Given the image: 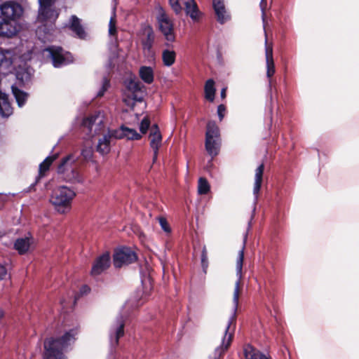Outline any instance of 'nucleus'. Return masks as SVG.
Segmentation results:
<instances>
[{
    "label": "nucleus",
    "mask_w": 359,
    "mask_h": 359,
    "mask_svg": "<svg viewBox=\"0 0 359 359\" xmlns=\"http://www.w3.org/2000/svg\"><path fill=\"white\" fill-rule=\"evenodd\" d=\"M57 158V155L48 156L46 159L39 165V175L42 176L43 173L47 171L51 165V163Z\"/></svg>",
    "instance_id": "nucleus-33"
},
{
    "label": "nucleus",
    "mask_w": 359,
    "mask_h": 359,
    "mask_svg": "<svg viewBox=\"0 0 359 359\" xmlns=\"http://www.w3.org/2000/svg\"><path fill=\"white\" fill-rule=\"evenodd\" d=\"M112 135L114 139L126 138L128 140H140L142 135L135 129L128 127L121 126L120 128L112 130Z\"/></svg>",
    "instance_id": "nucleus-18"
},
{
    "label": "nucleus",
    "mask_w": 359,
    "mask_h": 359,
    "mask_svg": "<svg viewBox=\"0 0 359 359\" xmlns=\"http://www.w3.org/2000/svg\"><path fill=\"white\" fill-rule=\"evenodd\" d=\"M1 16L4 19L16 20L22 15L23 9L20 4L15 1H8L0 6Z\"/></svg>",
    "instance_id": "nucleus-12"
},
{
    "label": "nucleus",
    "mask_w": 359,
    "mask_h": 359,
    "mask_svg": "<svg viewBox=\"0 0 359 359\" xmlns=\"http://www.w3.org/2000/svg\"><path fill=\"white\" fill-rule=\"evenodd\" d=\"M149 139L150 147L154 151L153 162L155 163L158 157V151L162 144V135L156 125L151 127Z\"/></svg>",
    "instance_id": "nucleus-14"
},
{
    "label": "nucleus",
    "mask_w": 359,
    "mask_h": 359,
    "mask_svg": "<svg viewBox=\"0 0 359 359\" xmlns=\"http://www.w3.org/2000/svg\"><path fill=\"white\" fill-rule=\"evenodd\" d=\"M226 108L224 105L220 104L217 107V114L219 118V120L222 121L224 116V112H225Z\"/></svg>",
    "instance_id": "nucleus-43"
},
{
    "label": "nucleus",
    "mask_w": 359,
    "mask_h": 359,
    "mask_svg": "<svg viewBox=\"0 0 359 359\" xmlns=\"http://www.w3.org/2000/svg\"><path fill=\"white\" fill-rule=\"evenodd\" d=\"M83 290V292H87L89 290V288L87 286H84Z\"/></svg>",
    "instance_id": "nucleus-48"
},
{
    "label": "nucleus",
    "mask_w": 359,
    "mask_h": 359,
    "mask_svg": "<svg viewBox=\"0 0 359 359\" xmlns=\"http://www.w3.org/2000/svg\"><path fill=\"white\" fill-rule=\"evenodd\" d=\"M226 350H225L221 355H219L217 352H216V349L215 350V358L214 359H217V358H219Z\"/></svg>",
    "instance_id": "nucleus-47"
},
{
    "label": "nucleus",
    "mask_w": 359,
    "mask_h": 359,
    "mask_svg": "<svg viewBox=\"0 0 359 359\" xmlns=\"http://www.w3.org/2000/svg\"><path fill=\"white\" fill-rule=\"evenodd\" d=\"M31 74L27 70H20L16 73V79L19 83H25L30 79Z\"/></svg>",
    "instance_id": "nucleus-35"
},
{
    "label": "nucleus",
    "mask_w": 359,
    "mask_h": 359,
    "mask_svg": "<svg viewBox=\"0 0 359 359\" xmlns=\"http://www.w3.org/2000/svg\"><path fill=\"white\" fill-rule=\"evenodd\" d=\"M212 6L219 23L224 24L230 19V15L225 7L224 0H213Z\"/></svg>",
    "instance_id": "nucleus-19"
},
{
    "label": "nucleus",
    "mask_w": 359,
    "mask_h": 359,
    "mask_svg": "<svg viewBox=\"0 0 359 359\" xmlns=\"http://www.w3.org/2000/svg\"><path fill=\"white\" fill-rule=\"evenodd\" d=\"M170 6L176 15H180L183 11L193 20L200 18V12L194 0H169Z\"/></svg>",
    "instance_id": "nucleus-7"
},
{
    "label": "nucleus",
    "mask_w": 359,
    "mask_h": 359,
    "mask_svg": "<svg viewBox=\"0 0 359 359\" xmlns=\"http://www.w3.org/2000/svg\"><path fill=\"white\" fill-rule=\"evenodd\" d=\"M124 334V320L122 316L116 318L111 325L109 331V341L111 346L118 345V339Z\"/></svg>",
    "instance_id": "nucleus-13"
},
{
    "label": "nucleus",
    "mask_w": 359,
    "mask_h": 359,
    "mask_svg": "<svg viewBox=\"0 0 359 359\" xmlns=\"http://www.w3.org/2000/svg\"><path fill=\"white\" fill-rule=\"evenodd\" d=\"M210 189V184L208 180L203 177H201L198 180V192L199 194H206L209 192Z\"/></svg>",
    "instance_id": "nucleus-34"
},
{
    "label": "nucleus",
    "mask_w": 359,
    "mask_h": 359,
    "mask_svg": "<svg viewBox=\"0 0 359 359\" xmlns=\"http://www.w3.org/2000/svg\"><path fill=\"white\" fill-rule=\"evenodd\" d=\"M176 53L174 50H164L162 53V60L163 65L167 67H170L175 63Z\"/></svg>",
    "instance_id": "nucleus-32"
},
{
    "label": "nucleus",
    "mask_w": 359,
    "mask_h": 359,
    "mask_svg": "<svg viewBox=\"0 0 359 359\" xmlns=\"http://www.w3.org/2000/svg\"><path fill=\"white\" fill-rule=\"evenodd\" d=\"M156 18L158 29L163 34L165 39L170 42L174 41L175 39L174 24L168 13L162 8H158Z\"/></svg>",
    "instance_id": "nucleus-8"
},
{
    "label": "nucleus",
    "mask_w": 359,
    "mask_h": 359,
    "mask_svg": "<svg viewBox=\"0 0 359 359\" xmlns=\"http://www.w3.org/2000/svg\"><path fill=\"white\" fill-rule=\"evenodd\" d=\"M39 9L38 20L43 22H53L58 17V13L54 8L55 0H38Z\"/></svg>",
    "instance_id": "nucleus-10"
},
{
    "label": "nucleus",
    "mask_w": 359,
    "mask_h": 359,
    "mask_svg": "<svg viewBox=\"0 0 359 359\" xmlns=\"http://www.w3.org/2000/svg\"><path fill=\"white\" fill-rule=\"evenodd\" d=\"M82 128L88 137L104 133L106 127L104 113L98 111L84 118L82 122Z\"/></svg>",
    "instance_id": "nucleus-5"
},
{
    "label": "nucleus",
    "mask_w": 359,
    "mask_h": 359,
    "mask_svg": "<svg viewBox=\"0 0 359 359\" xmlns=\"http://www.w3.org/2000/svg\"><path fill=\"white\" fill-rule=\"evenodd\" d=\"M246 237L244 238L245 243ZM244 248L245 243L241 250H239L236 263V274L237 280L235 282L233 292V312L230 317L228 324L225 328L224 333L222 337L221 345L216 348V352L221 355L225 350L229 348L233 337V332L230 331L231 325L235 322L236 313L239 304V297L242 291V278H243V264L244 260Z\"/></svg>",
    "instance_id": "nucleus-1"
},
{
    "label": "nucleus",
    "mask_w": 359,
    "mask_h": 359,
    "mask_svg": "<svg viewBox=\"0 0 359 359\" xmlns=\"http://www.w3.org/2000/svg\"><path fill=\"white\" fill-rule=\"evenodd\" d=\"M32 243L31 238L28 237L21 238L16 240L14 247L20 254H24L28 251Z\"/></svg>",
    "instance_id": "nucleus-28"
},
{
    "label": "nucleus",
    "mask_w": 359,
    "mask_h": 359,
    "mask_svg": "<svg viewBox=\"0 0 359 359\" xmlns=\"http://www.w3.org/2000/svg\"><path fill=\"white\" fill-rule=\"evenodd\" d=\"M4 316V313L3 311H0V319L2 318Z\"/></svg>",
    "instance_id": "nucleus-49"
},
{
    "label": "nucleus",
    "mask_w": 359,
    "mask_h": 359,
    "mask_svg": "<svg viewBox=\"0 0 359 359\" xmlns=\"http://www.w3.org/2000/svg\"><path fill=\"white\" fill-rule=\"evenodd\" d=\"M243 351L245 359H271L250 344L244 347Z\"/></svg>",
    "instance_id": "nucleus-25"
},
{
    "label": "nucleus",
    "mask_w": 359,
    "mask_h": 359,
    "mask_svg": "<svg viewBox=\"0 0 359 359\" xmlns=\"http://www.w3.org/2000/svg\"><path fill=\"white\" fill-rule=\"evenodd\" d=\"M158 222L159 224L163 229V231L169 234L171 233V228L170 226V224H168V221L164 217H158Z\"/></svg>",
    "instance_id": "nucleus-37"
},
{
    "label": "nucleus",
    "mask_w": 359,
    "mask_h": 359,
    "mask_svg": "<svg viewBox=\"0 0 359 359\" xmlns=\"http://www.w3.org/2000/svg\"><path fill=\"white\" fill-rule=\"evenodd\" d=\"M110 266V256L108 252L102 254L95 261L92 269L91 275L97 276L100 275L103 271Z\"/></svg>",
    "instance_id": "nucleus-17"
},
{
    "label": "nucleus",
    "mask_w": 359,
    "mask_h": 359,
    "mask_svg": "<svg viewBox=\"0 0 359 359\" xmlns=\"http://www.w3.org/2000/svg\"><path fill=\"white\" fill-rule=\"evenodd\" d=\"M80 326L78 323L66 328L64 334L57 338H49L44 342V359H66L65 352L76 340Z\"/></svg>",
    "instance_id": "nucleus-2"
},
{
    "label": "nucleus",
    "mask_w": 359,
    "mask_h": 359,
    "mask_svg": "<svg viewBox=\"0 0 359 359\" xmlns=\"http://www.w3.org/2000/svg\"><path fill=\"white\" fill-rule=\"evenodd\" d=\"M221 144L219 127L215 122L209 121L207 124L205 146L207 152L212 156H216L219 151Z\"/></svg>",
    "instance_id": "nucleus-6"
},
{
    "label": "nucleus",
    "mask_w": 359,
    "mask_h": 359,
    "mask_svg": "<svg viewBox=\"0 0 359 359\" xmlns=\"http://www.w3.org/2000/svg\"><path fill=\"white\" fill-rule=\"evenodd\" d=\"M12 92L20 107H22L27 100L28 95L24 91L20 90L16 86H12Z\"/></svg>",
    "instance_id": "nucleus-30"
},
{
    "label": "nucleus",
    "mask_w": 359,
    "mask_h": 359,
    "mask_svg": "<svg viewBox=\"0 0 359 359\" xmlns=\"http://www.w3.org/2000/svg\"><path fill=\"white\" fill-rule=\"evenodd\" d=\"M109 86V82L107 78H104L102 87L97 93V97H102L104 95V93L107 91Z\"/></svg>",
    "instance_id": "nucleus-40"
},
{
    "label": "nucleus",
    "mask_w": 359,
    "mask_h": 359,
    "mask_svg": "<svg viewBox=\"0 0 359 359\" xmlns=\"http://www.w3.org/2000/svg\"><path fill=\"white\" fill-rule=\"evenodd\" d=\"M102 135V137L98 140L97 151L100 154L104 155L110 151L111 142L112 138H114V137L112 135V130H107V133Z\"/></svg>",
    "instance_id": "nucleus-21"
},
{
    "label": "nucleus",
    "mask_w": 359,
    "mask_h": 359,
    "mask_svg": "<svg viewBox=\"0 0 359 359\" xmlns=\"http://www.w3.org/2000/svg\"><path fill=\"white\" fill-rule=\"evenodd\" d=\"M136 259V254L129 248H120L114 254V265L116 268L130 264Z\"/></svg>",
    "instance_id": "nucleus-11"
},
{
    "label": "nucleus",
    "mask_w": 359,
    "mask_h": 359,
    "mask_svg": "<svg viewBox=\"0 0 359 359\" xmlns=\"http://www.w3.org/2000/svg\"><path fill=\"white\" fill-rule=\"evenodd\" d=\"M140 76L147 83H151L154 81V72L150 67H142L139 71Z\"/></svg>",
    "instance_id": "nucleus-29"
},
{
    "label": "nucleus",
    "mask_w": 359,
    "mask_h": 359,
    "mask_svg": "<svg viewBox=\"0 0 359 359\" xmlns=\"http://www.w3.org/2000/svg\"><path fill=\"white\" fill-rule=\"evenodd\" d=\"M14 60V55L11 50L0 48V67L10 71Z\"/></svg>",
    "instance_id": "nucleus-23"
},
{
    "label": "nucleus",
    "mask_w": 359,
    "mask_h": 359,
    "mask_svg": "<svg viewBox=\"0 0 359 359\" xmlns=\"http://www.w3.org/2000/svg\"><path fill=\"white\" fill-rule=\"evenodd\" d=\"M264 164L259 165L255 170V182L253 186V195H254V208L253 212L255 211V205L258 200L259 193L261 189L262 177L264 173Z\"/></svg>",
    "instance_id": "nucleus-20"
},
{
    "label": "nucleus",
    "mask_w": 359,
    "mask_h": 359,
    "mask_svg": "<svg viewBox=\"0 0 359 359\" xmlns=\"http://www.w3.org/2000/svg\"><path fill=\"white\" fill-rule=\"evenodd\" d=\"M7 275V270L4 266L0 264V280H2Z\"/></svg>",
    "instance_id": "nucleus-45"
},
{
    "label": "nucleus",
    "mask_w": 359,
    "mask_h": 359,
    "mask_svg": "<svg viewBox=\"0 0 359 359\" xmlns=\"http://www.w3.org/2000/svg\"><path fill=\"white\" fill-rule=\"evenodd\" d=\"M150 122L149 120L147 118H144L141 123L140 126V130L142 133L144 134L147 133V130L149 128Z\"/></svg>",
    "instance_id": "nucleus-41"
},
{
    "label": "nucleus",
    "mask_w": 359,
    "mask_h": 359,
    "mask_svg": "<svg viewBox=\"0 0 359 359\" xmlns=\"http://www.w3.org/2000/svg\"><path fill=\"white\" fill-rule=\"evenodd\" d=\"M205 97L210 102L215 99V81L212 79H208L205 85Z\"/></svg>",
    "instance_id": "nucleus-31"
},
{
    "label": "nucleus",
    "mask_w": 359,
    "mask_h": 359,
    "mask_svg": "<svg viewBox=\"0 0 359 359\" xmlns=\"http://www.w3.org/2000/svg\"><path fill=\"white\" fill-rule=\"evenodd\" d=\"M13 113L12 107L6 94L0 90V116L8 117Z\"/></svg>",
    "instance_id": "nucleus-26"
},
{
    "label": "nucleus",
    "mask_w": 359,
    "mask_h": 359,
    "mask_svg": "<svg viewBox=\"0 0 359 359\" xmlns=\"http://www.w3.org/2000/svg\"><path fill=\"white\" fill-rule=\"evenodd\" d=\"M76 161V158L69 155L65 157L58 166V174L67 182L73 184L83 182V177L74 165Z\"/></svg>",
    "instance_id": "nucleus-4"
},
{
    "label": "nucleus",
    "mask_w": 359,
    "mask_h": 359,
    "mask_svg": "<svg viewBox=\"0 0 359 359\" xmlns=\"http://www.w3.org/2000/svg\"><path fill=\"white\" fill-rule=\"evenodd\" d=\"M154 33L151 30H149L147 34V39L143 41V46L144 49L149 50L154 41Z\"/></svg>",
    "instance_id": "nucleus-36"
},
{
    "label": "nucleus",
    "mask_w": 359,
    "mask_h": 359,
    "mask_svg": "<svg viewBox=\"0 0 359 359\" xmlns=\"http://www.w3.org/2000/svg\"><path fill=\"white\" fill-rule=\"evenodd\" d=\"M266 6V1L262 0L261 3H260V8H261L262 13V20H263L264 23L265 22V11H265Z\"/></svg>",
    "instance_id": "nucleus-44"
},
{
    "label": "nucleus",
    "mask_w": 359,
    "mask_h": 359,
    "mask_svg": "<svg viewBox=\"0 0 359 359\" xmlns=\"http://www.w3.org/2000/svg\"><path fill=\"white\" fill-rule=\"evenodd\" d=\"M69 27L77 37L81 39H86L87 34L81 25L80 20L76 15L71 17Z\"/></svg>",
    "instance_id": "nucleus-24"
},
{
    "label": "nucleus",
    "mask_w": 359,
    "mask_h": 359,
    "mask_svg": "<svg viewBox=\"0 0 359 359\" xmlns=\"http://www.w3.org/2000/svg\"><path fill=\"white\" fill-rule=\"evenodd\" d=\"M221 97L222 98H224L226 97V88H223L222 90H221Z\"/></svg>",
    "instance_id": "nucleus-46"
},
{
    "label": "nucleus",
    "mask_w": 359,
    "mask_h": 359,
    "mask_svg": "<svg viewBox=\"0 0 359 359\" xmlns=\"http://www.w3.org/2000/svg\"><path fill=\"white\" fill-rule=\"evenodd\" d=\"M111 55L109 58L108 67L109 68L114 67L119 62H123L124 60V56L118 55L117 52V46L115 43L111 45L110 48Z\"/></svg>",
    "instance_id": "nucleus-27"
},
{
    "label": "nucleus",
    "mask_w": 359,
    "mask_h": 359,
    "mask_svg": "<svg viewBox=\"0 0 359 359\" xmlns=\"http://www.w3.org/2000/svg\"><path fill=\"white\" fill-rule=\"evenodd\" d=\"M20 25L16 20L2 18L0 20V35L7 37L15 36L20 30Z\"/></svg>",
    "instance_id": "nucleus-15"
},
{
    "label": "nucleus",
    "mask_w": 359,
    "mask_h": 359,
    "mask_svg": "<svg viewBox=\"0 0 359 359\" xmlns=\"http://www.w3.org/2000/svg\"><path fill=\"white\" fill-rule=\"evenodd\" d=\"M109 34L111 36H115L116 34V20H115V14L111 17L109 24Z\"/></svg>",
    "instance_id": "nucleus-38"
},
{
    "label": "nucleus",
    "mask_w": 359,
    "mask_h": 359,
    "mask_svg": "<svg viewBox=\"0 0 359 359\" xmlns=\"http://www.w3.org/2000/svg\"><path fill=\"white\" fill-rule=\"evenodd\" d=\"M126 86L131 93L133 100L141 102L143 99L144 86L136 79H130L126 81Z\"/></svg>",
    "instance_id": "nucleus-16"
},
{
    "label": "nucleus",
    "mask_w": 359,
    "mask_h": 359,
    "mask_svg": "<svg viewBox=\"0 0 359 359\" xmlns=\"http://www.w3.org/2000/svg\"><path fill=\"white\" fill-rule=\"evenodd\" d=\"M81 155L86 160H89L93 156V148L91 145L85 146L81 150Z\"/></svg>",
    "instance_id": "nucleus-39"
},
{
    "label": "nucleus",
    "mask_w": 359,
    "mask_h": 359,
    "mask_svg": "<svg viewBox=\"0 0 359 359\" xmlns=\"http://www.w3.org/2000/svg\"><path fill=\"white\" fill-rule=\"evenodd\" d=\"M76 193L70 188L62 186L55 189L50 197V203L55 210L61 214L68 212L71 209L73 199Z\"/></svg>",
    "instance_id": "nucleus-3"
},
{
    "label": "nucleus",
    "mask_w": 359,
    "mask_h": 359,
    "mask_svg": "<svg viewBox=\"0 0 359 359\" xmlns=\"http://www.w3.org/2000/svg\"><path fill=\"white\" fill-rule=\"evenodd\" d=\"M265 36V56L266 63V75L268 78H271L275 73V65L273 58V48L271 46H268L266 33Z\"/></svg>",
    "instance_id": "nucleus-22"
},
{
    "label": "nucleus",
    "mask_w": 359,
    "mask_h": 359,
    "mask_svg": "<svg viewBox=\"0 0 359 359\" xmlns=\"http://www.w3.org/2000/svg\"><path fill=\"white\" fill-rule=\"evenodd\" d=\"M201 264H202V267H203V270L205 271V269H207L208 265L207 250H206L205 247H203V250H202Z\"/></svg>",
    "instance_id": "nucleus-42"
},
{
    "label": "nucleus",
    "mask_w": 359,
    "mask_h": 359,
    "mask_svg": "<svg viewBox=\"0 0 359 359\" xmlns=\"http://www.w3.org/2000/svg\"><path fill=\"white\" fill-rule=\"evenodd\" d=\"M44 53H48L53 65L56 68L67 65L74 61L72 54L59 46L48 47L44 50Z\"/></svg>",
    "instance_id": "nucleus-9"
}]
</instances>
